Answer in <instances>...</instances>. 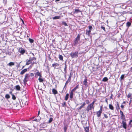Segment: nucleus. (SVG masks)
Returning <instances> with one entry per match:
<instances>
[{
  "label": "nucleus",
  "instance_id": "51",
  "mask_svg": "<svg viewBox=\"0 0 132 132\" xmlns=\"http://www.w3.org/2000/svg\"><path fill=\"white\" fill-rule=\"evenodd\" d=\"M30 75L31 76H34V74L33 73H31L30 74Z\"/></svg>",
  "mask_w": 132,
  "mask_h": 132
},
{
  "label": "nucleus",
  "instance_id": "6",
  "mask_svg": "<svg viewBox=\"0 0 132 132\" xmlns=\"http://www.w3.org/2000/svg\"><path fill=\"white\" fill-rule=\"evenodd\" d=\"M19 52L22 54H23L25 52V50L23 48H20Z\"/></svg>",
  "mask_w": 132,
  "mask_h": 132
},
{
  "label": "nucleus",
  "instance_id": "15",
  "mask_svg": "<svg viewBox=\"0 0 132 132\" xmlns=\"http://www.w3.org/2000/svg\"><path fill=\"white\" fill-rule=\"evenodd\" d=\"M109 109L111 110H113L114 108L113 105L111 104H109Z\"/></svg>",
  "mask_w": 132,
  "mask_h": 132
},
{
  "label": "nucleus",
  "instance_id": "40",
  "mask_svg": "<svg viewBox=\"0 0 132 132\" xmlns=\"http://www.w3.org/2000/svg\"><path fill=\"white\" fill-rule=\"evenodd\" d=\"M101 28L102 29H103L104 31H105V29L104 27L103 26H101Z\"/></svg>",
  "mask_w": 132,
  "mask_h": 132
},
{
  "label": "nucleus",
  "instance_id": "25",
  "mask_svg": "<svg viewBox=\"0 0 132 132\" xmlns=\"http://www.w3.org/2000/svg\"><path fill=\"white\" fill-rule=\"evenodd\" d=\"M91 32V31L90 30H86V34L88 35H89V34L90 32Z\"/></svg>",
  "mask_w": 132,
  "mask_h": 132
},
{
  "label": "nucleus",
  "instance_id": "56",
  "mask_svg": "<svg viewBox=\"0 0 132 132\" xmlns=\"http://www.w3.org/2000/svg\"><path fill=\"white\" fill-rule=\"evenodd\" d=\"M40 118L38 116L37 117V119H38V118L39 119Z\"/></svg>",
  "mask_w": 132,
  "mask_h": 132
},
{
  "label": "nucleus",
  "instance_id": "37",
  "mask_svg": "<svg viewBox=\"0 0 132 132\" xmlns=\"http://www.w3.org/2000/svg\"><path fill=\"white\" fill-rule=\"evenodd\" d=\"M41 119V118H40L39 119H36L34 120V121H36L37 122H39L40 121V120Z\"/></svg>",
  "mask_w": 132,
  "mask_h": 132
},
{
  "label": "nucleus",
  "instance_id": "45",
  "mask_svg": "<svg viewBox=\"0 0 132 132\" xmlns=\"http://www.w3.org/2000/svg\"><path fill=\"white\" fill-rule=\"evenodd\" d=\"M88 28L89 29V30H90L92 29V27L91 26H89Z\"/></svg>",
  "mask_w": 132,
  "mask_h": 132
},
{
  "label": "nucleus",
  "instance_id": "55",
  "mask_svg": "<svg viewBox=\"0 0 132 132\" xmlns=\"http://www.w3.org/2000/svg\"><path fill=\"white\" fill-rule=\"evenodd\" d=\"M9 93H10V94H11V95H12V91H10V92H9Z\"/></svg>",
  "mask_w": 132,
  "mask_h": 132
},
{
  "label": "nucleus",
  "instance_id": "52",
  "mask_svg": "<svg viewBox=\"0 0 132 132\" xmlns=\"http://www.w3.org/2000/svg\"><path fill=\"white\" fill-rule=\"evenodd\" d=\"M121 108L123 109L124 108V106L122 105H121Z\"/></svg>",
  "mask_w": 132,
  "mask_h": 132
},
{
  "label": "nucleus",
  "instance_id": "21",
  "mask_svg": "<svg viewBox=\"0 0 132 132\" xmlns=\"http://www.w3.org/2000/svg\"><path fill=\"white\" fill-rule=\"evenodd\" d=\"M16 89L18 90H20V87L19 85H17L15 86Z\"/></svg>",
  "mask_w": 132,
  "mask_h": 132
},
{
  "label": "nucleus",
  "instance_id": "58",
  "mask_svg": "<svg viewBox=\"0 0 132 132\" xmlns=\"http://www.w3.org/2000/svg\"><path fill=\"white\" fill-rule=\"evenodd\" d=\"M39 113H40V111H39L38 112V116L39 114Z\"/></svg>",
  "mask_w": 132,
  "mask_h": 132
},
{
  "label": "nucleus",
  "instance_id": "48",
  "mask_svg": "<svg viewBox=\"0 0 132 132\" xmlns=\"http://www.w3.org/2000/svg\"><path fill=\"white\" fill-rule=\"evenodd\" d=\"M63 24L65 26H67V23L65 22H63Z\"/></svg>",
  "mask_w": 132,
  "mask_h": 132
},
{
  "label": "nucleus",
  "instance_id": "3",
  "mask_svg": "<svg viewBox=\"0 0 132 132\" xmlns=\"http://www.w3.org/2000/svg\"><path fill=\"white\" fill-rule=\"evenodd\" d=\"M70 55L72 58L77 57L78 56V52H75L74 53H71L70 54Z\"/></svg>",
  "mask_w": 132,
  "mask_h": 132
},
{
  "label": "nucleus",
  "instance_id": "12",
  "mask_svg": "<svg viewBox=\"0 0 132 132\" xmlns=\"http://www.w3.org/2000/svg\"><path fill=\"white\" fill-rule=\"evenodd\" d=\"M52 92H53V93L55 95L57 94L58 93L56 90L54 88L52 89Z\"/></svg>",
  "mask_w": 132,
  "mask_h": 132
},
{
  "label": "nucleus",
  "instance_id": "2",
  "mask_svg": "<svg viewBox=\"0 0 132 132\" xmlns=\"http://www.w3.org/2000/svg\"><path fill=\"white\" fill-rule=\"evenodd\" d=\"M30 75L28 74H27L25 75V78L23 80V82L26 83L28 81Z\"/></svg>",
  "mask_w": 132,
  "mask_h": 132
},
{
  "label": "nucleus",
  "instance_id": "28",
  "mask_svg": "<svg viewBox=\"0 0 132 132\" xmlns=\"http://www.w3.org/2000/svg\"><path fill=\"white\" fill-rule=\"evenodd\" d=\"M81 12V11L79 10L78 9H76L75 10V12L76 13H77L79 12Z\"/></svg>",
  "mask_w": 132,
  "mask_h": 132
},
{
  "label": "nucleus",
  "instance_id": "14",
  "mask_svg": "<svg viewBox=\"0 0 132 132\" xmlns=\"http://www.w3.org/2000/svg\"><path fill=\"white\" fill-rule=\"evenodd\" d=\"M14 65V63L13 62H11L7 64V65H9L10 66H11Z\"/></svg>",
  "mask_w": 132,
  "mask_h": 132
},
{
  "label": "nucleus",
  "instance_id": "49",
  "mask_svg": "<svg viewBox=\"0 0 132 132\" xmlns=\"http://www.w3.org/2000/svg\"><path fill=\"white\" fill-rule=\"evenodd\" d=\"M71 79V76H70H70H69V78H68V79L70 81Z\"/></svg>",
  "mask_w": 132,
  "mask_h": 132
},
{
  "label": "nucleus",
  "instance_id": "29",
  "mask_svg": "<svg viewBox=\"0 0 132 132\" xmlns=\"http://www.w3.org/2000/svg\"><path fill=\"white\" fill-rule=\"evenodd\" d=\"M59 59L61 60H63V56L61 55H60L59 56Z\"/></svg>",
  "mask_w": 132,
  "mask_h": 132
},
{
  "label": "nucleus",
  "instance_id": "47",
  "mask_svg": "<svg viewBox=\"0 0 132 132\" xmlns=\"http://www.w3.org/2000/svg\"><path fill=\"white\" fill-rule=\"evenodd\" d=\"M104 116L105 118H107L108 117L107 115L106 114H104Z\"/></svg>",
  "mask_w": 132,
  "mask_h": 132
},
{
  "label": "nucleus",
  "instance_id": "9",
  "mask_svg": "<svg viewBox=\"0 0 132 132\" xmlns=\"http://www.w3.org/2000/svg\"><path fill=\"white\" fill-rule=\"evenodd\" d=\"M35 75L36 77V76L37 77L38 76H39L40 77H42L41 74L39 72H36V73H35Z\"/></svg>",
  "mask_w": 132,
  "mask_h": 132
},
{
  "label": "nucleus",
  "instance_id": "44",
  "mask_svg": "<svg viewBox=\"0 0 132 132\" xmlns=\"http://www.w3.org/2000/svg\"><path fill=\"white\" fill-rule=\"evenodd\" d=\"M95 102V101H94L91 103L90 104L93 106H94V103Z\"/></svg>",
  "mask_w": 132,
  "mask_h": 132
},
{
  "label": "nucleus",
  "instance_id": "57",
  "mask_svg": "<svg viewBox=\"0 0 132 132\" xmlns=\"http://www.w3.org/2000/svg\"><path fill=\"white\" fill-rule=\"evenodd\" d=\"M102 106H100V110H102Z\"/></svg>",
  "mask_w": 132,
  "mask_h": 132
},
{
  "label": "nucleus",
  "instance_id": "53",
  "mask_svg": "<svg viewBox=\"0 0 132 132\" xmlns=\"http://www.w3.org/2000/svg\"><path fill=\"white\" fill-rule=\"evenodd\" d=\"M35 63V62H32L31 63V64H32V65H33V64Z\"/></svg>",
  "mask_w": 132,
  "mask_h": 132
},
{
  "label": "nucleus",
  "instance_id": "54",
  "mask_svg": "<svg viewBox=\"0 0 132 132\" xmlns=\"http://www.w3.org/2000/svg\"><path fill=\"white\" fill-rule=\"evenodd\" d=\"M66 85H65H65H64V88H65V89L66 88Z\"/></svg>",
  "mask_w": 132,
  "mask_h": 132
},
{
  "label": "nucleus",
  "instance_id": "13",
  "mask_svg": "<svg viewBox=\"0 0 132 132\" xmlns=\"http://www.w3.org/2000/svg\"><path fill=\"white\" fill-rule=\"evenodd\" d=\"M83 84L85 86H86L87 85V80L86 78H85L84 79V80L83 81Z\"/></svg>",
  "mask_w": 132,
  "mask_h": 132
},
{
  "label": "nucleus",
  "instance_id": "62",
  "mask_svg": "<svg viewBox=\"0 0 132 132\" xmlns=\"http://www.w3.org/2000/svg\"><path fill=\"white\" fill-rule=\"evenodd\" d=\"M32 55H33V56H34V54L33 53H32Z\"/></svg>",
  "mask_w": 132,
  "mask_h": 132
},
{
  "label": "nucleus",
  "instance_id": "1",
  "mask_svg": "<svg viewBox=\"0 0 132 132\" xmlns=\"http://www.w3.org/2000/svg\"><path fill=\"white\" fill-rule=\"evenodd\" d=\"M94 106H93L90 104L88 105L87 106L86 108V110L88 112L89 111L91 110L92 109H94Z\"/></svg>",
  "mask_w": 132,
  "mask_h": 132
},
{
  "label": "nucleus",
  "instance_id": "4",
  "mask_svg": "<svg viewBox=\"0 0 132 132\" xmlns=\"http://www.w3.org/2000/svg\"><path fill=\"white\" fill-rule=\"evenodd\" d=\"M80 40V35H78L77 37L76 38L74 41L75 45L77 44L78 43V42Z\"/></svg>",
  "mask_w": 132,
  "mask_h": 132
},
{
  "label": "nucleus",
  "instance_id": "32",
  "mask_svg": "<svg viewBox=\"0 0 132 132\" xmlns=\"http://www.w3.org/2000/svg\"><path fill=\"white\" fill-rule=\"evenodd\" d=\"M12 99L14 100H15L16 99V97L13 94H12Z\"/></svg>",
  "mask_w": 132,
  "mask_h": 132
},
{
  "label": "nucleus",
  "instance_id": "19",
  "mask_svg": "<svg viewBox=\"0 0 132 132\" xmlns=\"http://www.w3.org/2000/svg\"><path fill=\"white\" fill-rule=\"evenodd\" d=\"M60 18V16H56L53 18V20H55L57 19H59Z\"/></svg>",
  "mask_w": 132,
  "mask_h": 132
},
{
  "label": "nucleus",
  "instance_id": "61",
  "mask_svg": "<svg viewBox=\"0 0 132 132\" xmlns=\"http://www.w3.org/2000/svg\"><path fill=\"white\" fill-rule=\"evenodd\" d=\"M131 122H130H130H129V125H130V123H131Z\"/></svg>",
  "mask_w": 132,
  "mask_h": 132
},
{
  "label": "nucleus",
  "instance_id": "7",
  "mask_svg": "<svg viewBox=\"0 0 132 132\" xmlns=\"http://www.w3.org/2000/svg\"><path fill=\"white\" fill-rule=\"evenodd\" d=\"M102 110H100L99 111L97 112H96V114L97 117H100L101 114L102 113Z\"/></svg>",
  "mask_w": 132,
  "mask_h": 132
},
{
  "label": "nucleus",
  "instance_id": "33",
  "mask_svg": "<svg viewBox=\"0 0 132 132\" xmlns=\"http://www.w3.org/2000/svg\"><path fill=\"white\" fill-rule=\"evenodd\" d=\"M38 80L40 82H42L43 81V79L41 78L40 77L38 78Z\"/></svg>",
  "mask_w": 132,
  "mask_h": 132
},
{
  "label": "nucleus",
  "instance_id": "5",
  "mask_svg": "<svg viewBox=\"0 0 132 132\" xmlns=\"http://www.w3.org/2000/svg\"><path fill=\"white\" fill-rule=\"evenodd\" d=\"M125 121L123 120L122 121V127L125 129L127 128V124Z\"/></svg>",
  "mask_w": 132,
  "mask_h": 132
},
{
  "label": "nucleus",
  "instance_id": "20",
  "mask_svg": "<svg viewBox=\"0 0 132 132\" xmlns=\"http://www.w3.org/2000/svg\"><path fill=\"white\" fill-rule=\"evenodd\" d=\"M84 129L85 132H89V130L88 127H84Z\"/></svg>",
  "mask_w": 132,
  "mask_h": 132
},
{
  "label": "nucleus",
  "instance_id": "18",
  "mask_svg": "<svg viewBox=\"0 0 132 132\" xmlns=\"http://www.w3.org/2000/svg\"><path fill=\"white\" fill-rule=\"evenodd\" d=\"M31 63H32V62L31 60L29 59L27 62L26 65H29L30 64H31Z\"/></svg>",
  "mask_w": 132,
  "mask_h": 132
},
{
  "label": "nucleus",
  "instance_id": "36",
  "mask_svg": "<svg viewBox=\"0 0 132 132\" xmlns=\"http://www.w3.org/2000/svg\"><path fill=\"white\" fill-rule=\"evenodd\" d=\"M132 95V94L131 93H129L128 94V95L127 97L128 98H129L130 97H131V95Z\"/></svg>",
  "mask_w": 132,
  "mask_h": 132
},
{
  "label": "nucleus",
  "instance_id": "50",
  "mask_svg": "<svg viewBox=\"0 0 132 132\" xmlns=\"http://www.w3.org/2000/svg\"><path fill=\"white\" fill-rule=\"evenodd\" d=\"M65 104H66V103L65 102H63V106H65Z\"/></svg>",
  "mask_w": 132,
  "mask_h": 132
},
{
  "label": "nucleus",
  "instance_id": "8",
  "mask_svg": "<svg viewBox=\"0 0 132 132\" xmlns=\"http://www.w3.org/2000/svg\"><path fill=\"white\" fill-rule=\"evenodd\" d=\"M85 105L86 103L85 102L83 103L81 105L78 107V110H80L82 108H84Z\"/></svg>",
  "mask_w": 132,
  "mask_h": 132
},
{
  "label": "nucleus",
  "instance_id": "11",
  "mask_svg": "<svg viewBox=\"0 0 132 132\" xmlns=\"http://www.w3.org/2000/svg\"><path fill=\"white\" fill-rule=\"evenodd\" d=\"M27 69H25L22 70L20 73V74L21 75L23 74L25 72L27 71Z\"/></svg>",
  "mask_w": 132,
  "mask_h": 132
},
{
  "label": "nucleus",
  "instance_id": "38",
  "mask_svg": "<svg viewBox=\"0 0 132 132\" xmlns=\"http://www.w3.org/2000/svg\"><path fill=\"white\" fill-rule=\"evenodd\" d=\"M30 60H31V61L32 62V61H33L34 60H36V58L35 57H34L33 58H30Z\"/></svg>",
  "mask_w": 132,
  "mask_h": 132
},
{
  "label": "nucleus",
  "instance_id": "59",
  "mask_svg": "<svg viewBox=\"0 0 132 132\" xmlns=\"http://www.w3.org/2000/svg\"><path fill=\"white\" fill-rule=\"evenodd\" d=\"M60 0H55V1H59Z\"/></svg>",
  "mask_w": 132,
  "mask_h": 132
},
{
  "label": "nucleus",
  "instance_id": "35",
  "mask_svg": "<svg viewBox=\"0 0 132 132\" xmlns=\"http://www.w3.org/2000/svg\"><path fill=\"white\" fill-rule=\"evenodd\" d=\"M67 127L66 126H64V132H66L67 130Z\"/></svg>",
  "mask_w": 132,
  "mask_h": 132
},
{
  "label": "nucleus",
  "instance_id": "64",
  "mask_svg": "<svg viewBox=\"0 0 132 132\" xmlns=\"http://www.w3.org/2000/svg\"><path fill=\"white\" fill-rule=\"evenodd\" d=\"M105 101H106V102H107V101H107V100H105Z\"/></svg>",
  "mask_w": 132,
  "mask_h": 132
},
{
  "label": "nucleus",
  "instance_id": "27",
  "mask_svg": "<svg viewBox=\"0 0 132 132\" xmlns=\"http://www.w3.org/2000/svg\"><path fill=\"white\" fill-rule=\"evenodd\" d=\"M121 118L122 119H123L124 121H125V116L123 114L122 116H121Z\"/></svg>",
  "mask_w": 132,
  "mask_h": 132
},
{
  "label": "nucleus",
  "instance_id": "34",
  "mask_svg": "<svg viewBox=\"0 0 132 132\" xmlns=\"http://www.w3.org/2000/svg\"><path fill=\"white\" fill-rule=\"evenodd\" d=\"M67 66L66 65V64H65V68L64 69V71H65V73L66 72V69L67 68Z\"/></svg>",
  "mask_w": 132,
  "mask_h": 132
},
{
  "label": "nucleus",
  "instance_id": "23",
  "mask_svg": "<svg viewBox=\"0 0 132 132\" xmlns=\"http://www.w3.org/2000/svg\"><path fill=\"white\" fill-rule=\"evenodd\" d=\"M69 96V94H67L65 97V100L66 101H67L68 98Z\"/></svg>",
  "mask_w": 132,
  "mask_h": 132
},
{
  "label": "nucleus",
  "instance_id": "42",
  "mask_svg": "<svg viewBox=\"0 0 132 132\" xmlns=\"http://www.w3.org/2000/svg\"><path fill=\"white\" fill-rule=\"evenodd\" d=\"M124 75H122L120 77V78L121 79V80L122 79L124 78Z\"/></svg>",
  "mask_w": 132,
  "mask_h": 132
},
{
  "label": "nucleus",
  "instance_id": "17",
  "mask_svg": "<svg viewBox=\"0 0 132 132\" xmlns=\"http://www.w3.org/2000/svg\"><path fill=\"white\" fill-rule=\"evenodd\" d=\"M73 92L71 91L70 93V98L71 99H72L73 97Z\"/></svg>",
  "mask_w": 132,
  "mask_h": 132
},
{
  "label": "nucleus",
  "instance_id": "39",
  "mask_svg": "<svg viewBox=\"0 0 132 132\" xmlns=\"http://www.w3.org/2000/svg\"><path fill=\"white\" fill-rule=\"evenodd\" d=\"M29 40L30 43H32L34 42V40L32 39L29 38Z\"/></svg>",
  "mask_w": 132,
  "mask_h": 132
},
{
  "label": "nucleus",
  "instance_id": "31",
  "mask_svg": "<svg viewBox=\"0 0 132 132\" xmlns=\"http://www.w3.org/2000/svg\"><path fill=\"white\" fill-rule=\"evenodd\" d=\"M5 97L6 99H9L10 98V97L9 94H7L5 96Z\"/></svg>",
  "mask_w": 132,
  "mask_h": 132
},
{
  "label": "nucleus",
  "instance_id": "26",
  "mask_svg": "<svg viewBox=\"0 0 132 132\" xmlns=\"http://www.w3.org/2000/svg\"><path fill=\"white\" fill-rule=\"evenodd\" d=\"M108 80V79L106 77H105L102 79V81H106Z\"/></svg>",
  "mask_w": 132,
  "mask_h": 132
},
{
  "label": "nucleus",
  "instance_id": "22",
  "mask_svg": "<svg viewBox=\"0 0 132 132\" xmlns=\"http://www.w3.org/2000/svg\"><path fill=\"white\" fill-rule=\"evenodd\" d=\"M59 65V64L57 63H55L54 64H52V66L53 67H56Z\"/></svg>",
  "mask_w": 132,
  "mask_h": 132
},
{
  "label": "nucleus",
  "instance_id": "63",
  "mask_svg": "<svg viewBox=\"0 0 132 132\" xmlns=\"http://www.w3.org/2000/svg\"><path fill=\"white\" fill-rule=\"evenodd\" d=\"M123 103H125V101H124V102H123Z\"/></svg>",
  "mask_w": 132,
  "mask_h": 132
},
{
  "label": "nucleus",
  "instance_id": "43",
  "mask_svg": "<svg viewBox=\"0 0 132 132\" xmlns=\"http://www.w3.org/2000/svg\"><path fill=\"white\" fill-rule=\"evenodd\" d=\"M85 102H86L87 104H88L89 103V100H86L85 101Z\"/></svg>",
  "mask_w": 132,
  "mask_h": 132
},
{
  "label": "nucleus",
  "instance_id": "46",
  "mask_svg": "<svg viewBox=\"0 0 132 132\" xmlns=\"http://www.w3.org/2000/svg\"><path fill=\"white\" fill-rule=\"evenodd\" d=\"M120 114L121 115V116H122V115L123 114V112L120 110Z\"/></svg>",
  "mask_w": 132,
  "mask_h": 132
},
{
  "label": "nucleus",
  "instance_id": "60",
  "mask_svg": "<svg viewBox=\"0 0 132 132\" xmlns=\"http://www.w3.org/2000/svg\"><path fill=\"white\" fill-rule=\"evenodd\" d=\"M130 122H132V120H130Z\"/></svg>",
  "mask_w": 132,
  "mask_h": 132
},
{
  "label": "nucleus",
  "instance_id": "41",
  "mask_svg": "<svg viewBox=\"0 0 132 132\" xmlns=\"http://www.w3.org/2000/svg\"><path fill=\"white\" fill-rule=\"evenodd\" d=\"M70 81L68 79H67V81L66 83H65V85H67L68 83Z\"/></svg>",
  "mask_w": 132,
  "mask_h": 132
},
{
  "label": "nucleus",
  "instance_id": "30",
  "mask_svg": "<svg viewBox=\"0 0 132 132\" xmlns=\"http://www.w3.org/2000/svg\"><path fill=\"white\" fill-rule=\"evenodd\" d=\"M53 120V118H50L49 120L48 121V123H50Z\"/></svg>",
  "mask_w": 132,
  "mask_h": 132
},
{
  "label": "nucleus",
  "instance_id": "16",
  "mask_svg": "<svg viewBox=\"0 0 132 132\" xmlns=\"http://www.w3.org/2000/svg\"><path fill=\"white\" fill-rule=\"evenodd\" d=\"M79 85H77L75 88L72 89L71 91L74 92L78 88Z\"/></svg>",
  "mask_w": 132,
  "mask_h": 132
},
{
  "label": "nucleus",
  "instance_id": "24",
  "mask_svg": "<svg viewBox=\"0 0 132 132\" xmlns=\"http://www.w3.org/2000/svg\"><path fill=\"white\" fill-rule=\"evenodd\" d=\"M131 25V23L129 22H127L126 23V26L127 27H130Z\"/></svg>",
  "mask_w": 132,
  "mask_h": 132
},
{
  "label": "nucleus",
  "instance_id": "10",
  "mask_svg": "<svg viewBox=\"0 0 132 132\" xmlns=\"http://www.w3.org/2000/svg\"><path fill=\"white\" fill-rule=\"evenodd\" d=\"M116 104H117L116 105V109L117 111H118L119 109H120L119 104L117 102H116Z\"/></svg>",
  "mask_w": 132,
  "mask_h": 132
}]
</instances>
